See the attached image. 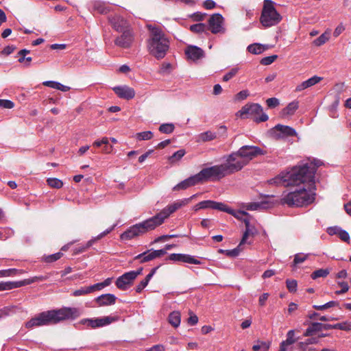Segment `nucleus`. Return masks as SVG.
Wrapping results in <instances>:
<instances>
[{
    "instance_id": "obj_36",
    "label": "nucleus",
    "mask_w": 351,
    "mask_h": 351,
    "mask_svg": "<svg viewBox=\"0 0 351 351\" xmlns=\"http://www.w3.org/2000/svg\"><path fill=\"white\" fill-rule=\"evenodd\" d=\"M212 209L218 210L221 211H224L228 213V212H231L232 209L229 208L227 205L225 204L221 203V202H217L212 200Z\"/></svg>"
},
{
    "instance_id": "obj_13",
    "label": "nucleus",
    "mask_w": 351,
    "mask_h": 351,
    "mask_svg": "<svg viewBox=\"0 0 351 351\" xmlns=\"http://www.w3.org/2000/svg\"><path fill=\"white\" fill-rule=\"evenodd\" d=\"M237 152L241 158L246 160L247 163L253 158L264 154L263 151L256 146L245 145L241 147Z\"/></svg>"
},
{
    "instance_id": "obj_57",
    "label": "nucleus",
    "mask_w": 351,
    "mask_h": 351,
    "mask_svg": "<svg viewBox=\"0 0 351 351\" xmlns=\"http://www.w3.org/2000/svg\"><path fill=\"white\" fill-rule=\"evenodd\" d=\"M171 69V64L168 62H164L162 64L161 67L160 69V73H168L170 72Z\"/></svg>"
},
{
    "instance_id": "obj_16",
    "label": "nucleus",
    "mask_w": 351,
    "mask_h": 351,
    "mask_svg": "<svg viewBox=\"0 0 351 351\" xmlns=\"http://www.w3.org/2000/svg\"><path fill=\"white\" fill-rule=\"evenodd\" d=\"M112 27L117 32H123L131 29L129 23L122 16L115 15L109 18Z\"/></svg>"
},
{
    "instance_id": "obj_2",
    "label": "nucleus",
    "mask_w": 351,
    "mask_h": 351,
    "mask_svg": "<svg viewBox=\"0 0 351 351\" xmlns=\"http://www.w3.org/2000/svg\"><path fill=\"white\" fill-rule=\"evenodd\" d=\"M315 167H309L308 164L301 163L286 173H281L271 180L270 183L285 186H305V188L314 189L315 187Z\"/></svg>"
},
{
    "instance_id": "obj_27",
    "label": "nucleus",
    "mask_w": 351,
    "mask_h": 351,
    "mask_svg": "<svg viewBox=\"0 0 351 351\" xmlns=\"http://www.w3.org/2000/svg\"><path fill=\"white\" fill-rule=\"evenodd\" d=\"M322 331L321 323H311L304 333V337H312L316 332Z\"/></svg>"
},
{
    "instance_id": "obj_7",
    "label": "nucleus",
    "mask_w": 351,
    "mask_h": 351,
    "mask_svg": "<svg viewBox=\"0 0 351 351\" xmlns=\"http://www.w3.org/2000/svg\"><path fill=\"white\" fill-rule=\"evenodd\" d=\"M226 176L228 175L222 164L204 168L197 173V176L200 183L208 180H219Z\"/></svg>"
},
{
    "instance_id": "obj_47",
    "label": "nucleus",
    "mask_w": 351,
    "mask_h": 351,
    "mask_svg": "<svg viewBox=\"0 0 351 351\" xmlns=\"http://www.w3.org/2000/svg\"><path fill=\"white\" fill-rule=\"evenodd\" d=\"M295 332L293 330H289L287 334V339L283 341L285 343L291 346L295 342V339L294 338Z\"/></svg>"
},
{
    "instance_id": "obj_22",
    "label": "nucleus",
    "mask_w": 351,
    "mask_h": 351,
    "mask_svg": "<svg viewBox=\"0 0 351 351\" xmlns=\"http://www.w3.org/2000/svg\"><path fill=\"white\" fill-rule=\"evenodd\" d=\"M244 222L245 224V231L243 233L242 239L239 246H241L245 243L250 244L251 242L247 241L248 238L250 237H253L256 233V229L250 225L249 220L245 219Z\"/></svg>"
},
{
    "instance_id": "obj_3",
    "label": "nucleus",
    "mask_w": 351,
    "mask_h": 351,
    "mask_svg": "<svg viewBox=\"0 0 351 351\" xmlns=\"http://www.w3.org/2000/svg\"><path fill=\"white\" fill-rule=\"evenodd\" d=\"M82 315L80 308L75 307H62L42 312L25 323L28 329L42 326L57 324L68 319H75Z\"/></svg>"
},
{
    "instance_id": "obj_11",
    "label": "nucleus",
    "mask_w": 351,
    "mask_h": 351,
    "mask_svg": "<svg viewBox=\"0 0 351 351\" xmlns=\"http://www.w3.org/2000/svg\"><path fill=\"white\" fill-rule=\"evenodd\" d=\"M121 34L114 40V45L122 49H130L134 42V33L132 29L121 32Z\"/></svg>"
},
{
    "instance_id": "obj_19",
    "label": "nucleus",
    "mask_w": 351,
    "mask_h": 351,
    "mask_svg": "<svg viewBox=\"0 0 351 351\" xmlns=\"http://www.w3.org/2000/svg\"><path fill=\"white\" fill-rule=\"evenodd\" d=\"M133 275L128 271L119 276L115 282L117 287L121 290H126L134 280Z\"/></svg>"
},
{
    "instance_id": "obj_15",
    "label": "nucleus",
    "mask_w": 351,
    "mask_h": 351,
    "mask_svg": "<svg viewBox=\"0 0 351 351\" xmlns=\"http://www.w3.org/2000/svg\"><path fill=\"white\" fill-rule=\"evenodd\" d=\"M165 254V250H147L134 257V260H139L141 263L149 262Z\"/></svg>"
},
{
    "instance_id": "obj_52",
    "label": "nucleus",
    "mask_w": 351,
    "mask_h": 351,
    "mask_svg": "<svg viewBox=\"0 0 351 351\" xmlns=\"http://www.w3.org/2000/svg\"><path fill=\"white\" fill-rule=\"evenodd\" d=\"M338 285L341 287V290L336 291L335 293L337 295H341L346 293L349 290V285L346 282H339Z\"/></svg>"
},
{
    "instance_id": "obj_14",
    "label": "nucleus",
    "mask_w": 351,
    "mask_h": 351,
    "mask_svg": "<svg viewBox=\"0 0 351 351\" xmlns=\"http://www.w3.org/2000/svg\"><path fill=\"white\" fill-rule=\"evenodd\" d=\"M223 18L220 14H213L208 20L209 29L213 34L224 32Z\"/></svg>"
},
{
    "instance_id": "obj_53",
    "label": "nucleus",
    "mask_w": 351,
    "mask_h": 351,
    "mask_svg": "<svg viewBox=\"0 0 351 351\" xmlns=\"http://www.w3.org/2000/svg\"><path fill=\"white\" fill-rule=\"evenodd\" d=\"M267 105L270 108H274L280 104L279 100L276 97L269 98L266 100Z\"/></svg>"
},
{
    "instance_id": "obj_40",
    "label": "nucleus",
    "mask_w": 351,
    "mask_h": 351,
    "mask_svg": "<svg viewBox=\"0 0 351 351\" xmlns=\"http://www.w3.org/2000/svg\"><path fill=\"white\" fill-rule=\"evenodd\" d=\"M338 305V302L336 301H330L323 305H313V308L318 311H324L328 308L334 307Z\"/></svg>"
},
{
    "instance_id": "obj_39",
    "label": "nucleus",
    "mask_w": 351,
    "mask_h": 351,
    "mask_svg": "<svg viewBox=\"0 0 351 351\" xmlns=\"http://www.w3.org/2000/svg\"><path fill=\"white\" fill-rule=\"evenodd\" d=\"M4 284L7 287L6 290H11L14 288L27 285V284L25 283V280L19 282H4Z\"/></svg>"
},
{
    "instance_id": "obj_51",
    "label": "nucleus",
    "mask_w": 351,
    "mask_h": 351,
    "mask_svg": "<svg viewBox=\"0 0 351 351\" xmlns=\"http://www.w3.org/2000/svg\"><path fill=\"white\" fill-rule=\"evenodd\" d=\"M14 104L10 100L0 99V108L11 109L14 108Z\"/></svg>"
},
{
    "instance_id": "obj_58",
    "label": "nucleus",
    "mask_w": 351,
    "mask_h": 351,
    "mask_svg": "<svg viewBox=\"0 0 351 351\" xmlns=\"http://www.w3.org/2000/svg\"><path fill=\"white\" fill-rule=\"evenodd\" d=\"M248 96H249L248 90H241L239 93H238L235 97H236L237 100L241 101V100L245 99Z\"/></svg>"
},
{
    "instance_id": "obj_28",
    "label": "nucleus",
    "mask_w": 351,
    "mask_h": 351,
    "mask_svg": "<svg viewBox=\"0 0 351 351\" xmlns=\"http://www.w3.org/2000/svg\"><path fill=\"white\" fill-rule=\"evenodd\" d=\"M268 49L269 47L267 45L259 43H254L247 47L248 51L253 54H260Z\"/></svg>"
},
{
    "instance_id": "obj_33",
    "label": "nucleus",
    "mask_w": 351,
    "mask_h": 351,
    "mask_svg": "<svg viewBox=\"0 0 351 351\" xmlns=\"http://www.w3.org/2000/svg\"><path fill=\"white\" fill-rule=\"evenodd\" d=\"M330 38V33L328 32H325L322 34H321L317 38L314 40L313 45L315 46H321L326 43Z\"/></svg>"
},
{
    "instance_id": "obj_46",
    "label": "nucleus",
    "mask_w": 351,
    "mask_h": 351,
    "mask_svg": "<svg viewBox=\"0 0 351 351\" xmlns=\"http://www.w3.org/2000/svg\"><path fill=\"white\" fill-rule=\"evenodd\" d=\"M336 327L335 329H339L345 331H350L351 330V322H345L342 323L335 324Z\"/></svg>"
},
{
    "instance_id": "obj_45",
    "label": "nucleus",
    "mask_w": 351,
    "mask_h": 351,
    "mask_svg": "<svg viewBox=\"0 0 351 351\" xmlns=\"http://www.w3.org/2000/svg\"><path fill=\"white\" fill-rule=\"evenodd\" d=\"M62 255H63L62 253L58 252V253L45 256L44 258V260L46 263H53V262H55V261H58V259H60Z\"/></svg>"
},
{
    "instance_id": "obj_37",
    "label": "nucleus",
    "mask_w": 351,
    "mask_h": 351,
    "mask_svg": "<svg viewBox=\"0 0 351 351\" xmlns=\"http://www.w3.org/2000/svg\"><path fill=\"white\" fill-rule=\"evenodd\" d=\"M330 273V270L328 269H319L313 271L311 274V278L313 279H317L318 278H325Z\"/></svg>"
},
{
    "instance_id": "obj_31",
    "label": "nucleus",
    "mask_w": 351,
    "mask_h": 351,
    "mask_svg": "<svg viewBox=\"0 0 351 351\" xmlns=\"http://www.w3.org/2000/svg\"><path fill=\"white\" fill-rule=\"evenodd\" d=\"M181 321L180 313L179 311H173L169 315V324L175 328L180 326Z\"/></svg>"
},
{
    "instance_id": "obj_25",
    "label": "nucleus",
    "mask_w": 351,
    "mask_h": 351,
    "mask_svg": "<svg viewBox=\"0 0 351 351\" xmlns=\"http://www.w3.org/2000/svg\"><path fill=\"white\" fill-rule=\"evenodd\" d=\"M216 133L213 132L211 131H206L198 134L196 136V141L197 143L210 141L214 140L215 138H216Z\"/></svg>"
},
{
    "instance_id": "obj_32",
    "label": "nucleus",
    "mask_w": 351,
    "mask_h": 351,
    "mask_svg": "<svg viewBox=\"0 0 351 351\" xmlns=\"http://www.w3.org/2000/svg\"><path fill=\"white\" fill-rule=\"evenodd\" d=\"M114 227H115V225H113L112 227L106 230L105 231H104L103 232L99 234L96 237H94V238L91 239L90 240H89L85 245L86 247L88 249L90 247H91L97 241L99 240L100 239H101L102 237H105L106 234L110 233L114 228Z\"/></svg>"
},
{
    "instance_id": "obj_62",
    "label": "nucleus",
    "mask_w": 351,
    "mask_h": 351,
    "mask_svg": "<svg viewBox=\"0 0 351 351\" xmlns=\"http://www.w3.org/2000/svg\"><path fill=\"white\" fill-rule=\"evenodd\" d=\"M341 229V228L338 226L329 227L327 229V233L329 235H335V234L339 235Z\"/></svg>"
},
{
    "instance_id": "obj_29",
    "label": "nucleus",
    "mask_w": 351,
    "mask_h": 351,
    "mask_svg": "<svg viewBox=\"0 0 351 351\" xmlns=\"http://www.w3.org/2000/svg\"><path fill=\"white\" fill-rule=\"evenodd\" d=\"M92 7L94 10L97 11L100 14H106L110 11L109 7L100 1H93Z\"/></svg>"
},
{
    "instance_id": "obj_4",
    "label": "nucleus",
    "mask_w": 351,
    "mask_h": 351,
    "mask_svg": "<svg viewBox=\"0 0 351 351\" xmlns=\"http://www.w3.org/2000/svg\"><path fill=\"white\" fill-rule=\"evenodd\" d=\"M147 27L149 31L147 40L149 53L158 60L163 58L169 48V40L160 27L152 25H147Z\"/></svg>"
},
{
    "instance_id": "obj_48",
    "label": "nucleus",
    "mask_w": 351,
    "mask_h": 351,
    "mask_svg": "<svg viewBox=\"0 0 351 351\" xmlns=\"http://www.w3.org/2000/svg\"><path fill=\"white\" fill-rule=\"evenodd\" d=\"M278 58L277 55H272L270 56H267L261 60V64L263 65H269L273 63Z\"/></svg>"
},
{
    "instance_id": "obj_60",
    "label": "nucleus",
    "mask_w": 351,
    "mask_h": 351,
    "mask_svg": "<svg viewBox=\"0 0 351 351\" xmlns=\"http://www.w3.org/2000/svg\"><path fill=\"white\" fill-rule=\"evenodd\" d=\"M190 317L188 318V324L191 326H194L198 322V317L197 315L190 312Z\"/></svg>"
},
{
    "instance_id": "obj_35",
    "label": "nucleus",
    "mask_w": 351,
    "mask_h": 351,
    "mask_svg": "<svg viewBox=\"0 0 351 351\" xmlns=\"http://www.w3.org/2000/svg\"><path fill=\"white\" fill-rule=\"evenodd\" d=\"M47 184L53 189H60L63 186V182L61 180L56 178H49L47 180Z\"/></svg>"
},
{
    "instance_id": "obj_10",
    "label": "nucleus",
    "mask_w": 351,
    "mask_h": 351,
    "mask_svg": "<svg viewBox=\"0 0 351 351\" xmlns=\"http://www.w3.org/2000/svg\"><path fill=\"white\" fill-rule=\"evenodd\" d=\"M118 320L117 317L106 316L101 318H85L79 322V324L86 325L90 328H97L108 326Z\"/></svg>"
},
{
    "instance_id": "obj_41",
    "label": "nucleus",
    "mask_w": 351,
    "mask_h": 351,
    "mask_svg": "<svg viewBox=\"0 0 351 351\" xmlns=\"http://www.w3.org/2000/svg\"><path fill=\"white\" fill-rule=\"evenodd\" d=\"M185 153L184 149H179L169 158V160L171 163L175 162L176 161L180 160L184 156Z\"/></svg>"
},
{
    "instance_id": "obj_20",
    "label": "nucleus",
    "mask_w": 351,
    "mask_h": 351,
    "mask_svg": "<svg viewBox=\"0 0 351 351\" xmlns=\"http://www.w3.org/2000/svg\"><path fill=\"white\" fill-rule=\"evenodd\" d=\"M185 54L188 59L197 61L204 56V51L198 47L190 45L186 48Z\"/></svg>"
},
{
    "instance_id": "obj_5",
    "label": "nucleus",
    "mask_w": 351,
    "mask_h": 351,
    "mask_svg": "<svg viewBox=\"0 0 351 351\" xmlns=\"http://www.w3.org/2000/svg\"><path fill=\"white\" fill-rule=\"evenodd\" d=\"M315 187L310 189V187L305 188V186H300L298 189L285 195L282 199V202L289 206L300 207L307 206L315 200Z\"/></svg>"
},
{
    "instance_id": "obj_8",
    "label": "nucleus",
    "mask_w": 351,
    "mask_h": 351,
    "mask_svg": "<svg viewBox=\"0 0 351 351\" xmlns=\"http://www.w3.org/2000/svg\"><path fill=\"white\" fill-rule=\"evenodd\" d=\"M239 113L243 119L254 117V121L257 123L266 121L269 119L267 114L263 112L261 106L258 104H247L242 107Z\"/></svg>"
},
{
    "instance_id": "obj_6",
    "label": "nucleus",
    "mask_w": 351,
    "mask_h": 351,
    "mask_svg": "<svg viewBox=\"0 0 351 351\" xmlns=\"http://www.w3.org/2000/svg\"><path fill=\"white\" fill-rule=\"evenodd\" d=\"M281 19L280 14L274 6V2L271 0H265L260 18L261 24L265 27H269L277 25Z\"/></svg>"
},
{
    "instance_id": "obj_55",
    "label": "nucleus",
    "mask_w": 351,
    "mask_h": 351,
    "mask_svg": "<svg viewBox=\"0 0 351 351\" xmlns=\"http://www.w3.org/2000/svg\"><path fill=\"white\" fill-rule=\"evenodd\" d=\"M338 236L343 241L346 242V243L350 242L349 234L346 230L341 229Z\"/></svg>"
},
{
    "instance_id": "obj_12",
    "label": "nucleus",
    "mask_w": 351,
    "mask_h": 351,
    "mask_svg": "<svg viewBox=\"0 0 351 351\" xmlns=\"http://www.w3.org/2000/svg\"><path fill=\"white\" fill-rule=\"evenodd\" d=\"M272 136L276 139L285 138L289 136H296V131L287 125H276L271 130Z\"/></svg>"
},
{
    "instance_id": "obj_50",
    "label": "nucleus",
    "mask_w": 351,
    "mask_h": 351,
    "mask_svg": "<svg viewBox=\"0 0 351 351\" xmlns=\"http://www.w3.org/2000/svg\"><path fill=\"white\" fill-rule=\"evenodd\" d=\"M307 257L308 255H304L302 254H295L293 260V265H295L304 262L306 260Z\"/></svg>"
},
{
    "instance_id": "obj_56",
    "label": "nucleus",
    "mask_w": 351,
    "mask_h": 351,
    "mask_svg": "<svg viewBox=\"0 0 351 351\" xmlns=\"http://www.w3.org/2000/svg\"><path fill=\"white\" fill-rule=\"evenodd\" d=\"M228 213L231 214L232 215L234 216L235 217L240 219L242 218L243 216L248 215V213L245 211L243 210H238L235 211L232 209L231 212H228Z\"/></svg>"
},
{
    "instance_id": "obj_17",
    "label": "nucleus",
    "mask_w": 351,
    "mask_h": 351,
    "mask_svg": "<svg viewBox=\"0 0 351 351\" xmlns=\"http://www.w3.org/2000/svg\"><path fill=\"white\" fill-rule=\"evenodd\" d=\"M169 260L177 262H182L189 264L201 265L202 262L194 256L186 254H171L169 255Z\"/></svg>"
},
{
    "instance_id": "obj_1",
    "label": "nucleus",
    "mask_w": 351,
    "mask_h": 351,
    "mask_svg": "<svg viewBox=\"0 0 351 351\" xmlns=\"http://www.w3.org/2000/svg\"><path fill=\"white\" fill-rule=\"evenodd\" d=\"M195 196L196 195H193L189 198L178 199L164 208L160 212L154 216L130 226L121 234V239L122 240H130L155 230L157 227L162 225L165 220L172 213L181 207L189 204L191 199Z\"/></svg>"
},
{
    "instance_id": "obj_61",
    "label": "nucleus",
    "mask_w": 351,
    "mask_h": 351,
    "mask_svg": "<svg viewBox=\"0 0 351 351\" xmlns=\"http://www.w3.org/2000/svg\"><path fill=\"white\" fill-rule=\"evenodd\" d=\"M345 30V27L342 23H340L337 25V27L335 29L333 32V36L335 37H338L343 31Z\"/></svg>"
},
{
    "instance_id": "obj_49",
    "label": "nucleus",
    "mask_w": 351,
    "mask_h": 351,
    "mask_svg": "<svg viewBox=\"0 0 351 351\" xmlns=\"http://www.w3.org/2000/svg\"><path fill=\"white\" fill-rule=\"evenodd\" d=\"M287 287L290 292H295L297 290V281L295 280H287Z\"/></svg>"
},
{
    "instance_id": "obj_43",
    "label": "nucleus",
    "mask_w": 351,
    "mask_h": 351,
    "mask_svg": "<svg viewBox=\"0 0 351 351\" xmlns=\"http://www.w3.org/2000/svg\"><path fill=\"white\" fill-rule=\"evenodd\" d=\"M90 293L89 287H81L80 289L74 291L72 293V295L74 297H78Z\"/></svg>"
},
{
    "instance_id": "obj_30",
    "label": "nucleus",
    "mask_w": 351,
    "mask_h": 351,
    "mask_svg": "<svg viewBox=\"0 0 351 351\" xmlns=\"http://www.w3.org/2000/svg\"><path fill=\"white\" fill-rule=\"evenodd\" d=\"M245 208L249 210H263L268 208V203L266 202L247 203Z\"/></svg>"
},
{
    "instance_id": "obj_24",
    "label": "nucleus",
    "mask_w": 351,
    "mask_h": 351,
    "mask_svg": "<svg viewBox=\"0 0 351 351\" xmlns=\"http://www.w3.org/2000/svg\"><path fill=\"white\" fill-rule=\"evenodd\" d=\"M116 296L111 293L103 294L96 298V302L99 306H107L114 304L116 301Z\"/></svg>"
},
{
    "instance_id": "obj_23",
    "label": "nucleus",
    "mask_w": 351,
    "mask_h": 351,
    "mask_svg": "<svg viewBox=\"0 0 351 351\" xmlns=\"http://www.w3.org/2000/svg\"><path fill=\"white\" fill-rule=\"evenodd\" d=\"M322 79L323 78L321 77L314 75L313 77H312L308 79L307 80L304 81L301 84H298L295 88V90L296 91H302L306 88L311 87V86L318 84L319 82H320L322 80Z\"/></svg>"
},
{
    "instance_id": "obj_18",
    "label": "nucleus",
    "mask_w": 351,
    "mask_h": 351,
    "mask_svg": "<svg viewBox=\"0 0 351 351\" xmlns=\"http://www.w3.org/2000/svg\"><path fill=\"white\" fill-rule=\"evenodd\" d=\"M113 90L121 99L130 100L135 96L134 89L128 86H116L113 88Z\"/></svg>"
},
{
    "instance_id": "obj_9",
    "label": "nucleus",
    "mask_w": 351,
    "mask_h": 351,
    "mask_svg": "<svg viewBox=\"0 0 351 351\" xmlns=\"http://www.w3.org/2000/svg\"><path fill=\"white\" fill-rule=\"evenodd\" d=\"M223 158L225 159V162L222 165H223L227 175L240 171L247 165L246 160L241 158L237 152L224 156Z\"/></svg>"
},
{
    "instance_id": "obj_63",
    "label": "nucleus",
    "mask_w": 351,
    "mask_h": 351,
    "mask_svg": "<svg viewBox=\"0 0 351 351\" xmlns=\"http://www.w3.org/2000/svg\"><path fill=\"white\" fill-rule=\"evenodd\" d=\"M16 47L14 46L8 45L3 49L1 53L6 56L10 55L14 51Z\"/></svg>"
},
{
    "instance_id": "obj_38",
    "label": "nucleus",
    "mask_w": 351,
    "mask_h": 351,
    "mask_svg": "<svg viewBox=\"0 0 351 351\" xmlns=\"http://www.w3.org/2000/svg\"><path fill=\"white\" fill-rule=\"evenodd\" d=\"M174 129L175 126L173 123H163L159 127V131L164 134H171Z\"/></svg>"
},
{
    "instance_id": "obj_64",
    "label": "nucleus",
    "mask_w": 351,
    "mask_h": 351,
    "mask_svg": "<svg viewBox=\"0 0 351 351\" xmlns=\"http://www.w3.org/2000/svg\"><path fill=\"white\" fill-rule=\"evenodd\" d=\"M145 351H165V348L162 345H155Z\"/></svg>"
},
{
    "instance_id": "obj_44",
    "label": "nucleus",
    "mask_w": 351,
    "mask_h": 351,
    "mask_svg": "<svg viewBox=\"0 0 351 351\" xmlns=\"http://www.w3.org/2000/svg\"><path fill=\"white\" fill-rule=\"evenodd\" d=\"M206 27V26L204 23H197V24L191 25L190 29L193 32L201 33V32H203L205 31Z\"/></svg>"
},
{
    "instance_id": "obj_59",
    "label": "nucleus",
    "mask_w": 351,
    "mask_h": 351,
    "mask_svg": "<svg viewBox=\"0 0 351 351\" xmlns=\"http://www.w3.org/2000/svg\"><path fill=\"white\" fill-rule=\"evenodd\" d=\"M13 311V307H4L2 309H0V318L4 317L5 316L10 315L11 312Z\"/></svg>"
},
{
    "instance_id": "obj_26",
    "label": "nucleus",
    "mask_w": 351,
    "mask_h": 351,
    "mask_svg": "<svg viewBox=\"0 0 351 351\" xmlns=\"http://www.w3.org/2000/svg\"><path fill=\"white\" fill-rule=\"evenodd\" d=\"M298 101H294L289 103L281 112L282 117L292 115L298 108Z\"/></svg>"
},
{
    "instance_id": "obj_42",
    "label": "nucleus",
    "mask_w": 351,
    "mask_h": 351,
    "mask_svg": "<svg viewBox=\"0 0 351 351\" xmlns=\"http://www.w3.org/2000/svg\"><path fill=\"white\" fill-rule=\"evenodd\" d=\"M239 68L238 67H234L230 70L229 72H228L226 75L223 77V81L228 82L232 77H234L237 73L239 72Z\"/></svg>"
},
{
    "instance_id": "obj_34",
    "label": "nucleus",
    "mask_w": 351,
    "mask_h": 351,
    "mask_svg": "<svg viewBox=\"0 0 351 351\" xmlns=\"http://www.w3.org/2000/svg\"><path fill=\"white\" fill-rule=\"evenodd\" d=\"M154 136L153 133L151 131H145L138 132L135 134V138L137 141H145L152 138Z\"/></svg>"
},
{
    "instance_id": "obj_54",
    "label": "nucleus",
    "mask_w": 351,
    "mask_h": 351,
    "mask_svg": "<svg viewBox=\"0 0 351 351\" xmlns=\"http://www.w3.org/2000/svg\"><path fill=\"white\" fill-rule=\"evenodd\" d=\"M17 269H9L5 270L0 271V277L3 276H10L15 275L17 273Z\"/></svg>"
},
{
    "instance_id": "obj_21",
    "label": "nucleus",
    "mask_w": 351,
    "mask_h": 351,
    "mask_svg": "<svg viewBox=\"0 0 351 351\" xmlns=\"http://www.w3.org/2000/svg\"><path fill=\"white\" fill-rule=\"evenodd\" d=\"M200 183L199 181V179L197 176V174L192 176L187 179H185L184 180L180 182L177 185H176L173 190L174 191H179V190H184L186 189L187 188L195 186L197 184Z\"/></svg>"
}]
</instances>
